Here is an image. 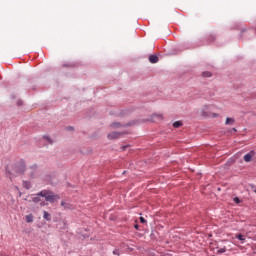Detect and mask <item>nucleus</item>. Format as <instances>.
Wrapping results in <instances>:
<instances>
[{"mask_svg": "<svg viewBox=\"0 0 256 256\" xmlns=\"http://www.w3.org/2000/svg\"><path fill=\"white\" fill-rule=\"evenodd\" d=\"M58 229H63V230L67 229V222H66L65 220H63L62 222H60V223L58 224Z\"/></svg>", "mask_w": 256, "mask_h": 256, "instance_id": "6e6552de", "label": "nucleus"}, {"mask_svg": "<svg viewBox=\"0 0 256 256\" xmlns=\"http://www.w3.org/2000/svg\"><path fill=\"white\" fill-rule=\"evenodd\" d=\"M43 219H45L46 221H51V214H49V212H47V211H44Z\"/></svg>", "mask_w": 256, "mask_h": 256, "instance_id": "1a4fd4ad", "label": "nucleus"}, {"mask_svg": "<svg viewBox=\"0 0 256 256\" xmlns=\"http://www.w3.org/2000/svg\"><path fill=\"white\" fill-rule=\"evenodd\" d=\"M214 117H217V114H213Z\"/></svg>", "mask_w": 256, "mask_h": 256, "instance_id": "473e14b6", "label": "nucleus"}, {"mask_svg": "<svg viewBox=\"0 0 256 256\" xmlns=\"http://www.w3.org/2000/svg\"><path fill=\"white\" fill-rule=\"evenodd\" d=\"M250 187H251L252 191H254V193H256V186L252 184V185H250Z\"/></svg>", "mask_w": 256, "mask_h": 256, "instance_id": "a878e982", "label": "nucleus"}, {"mask_svg": "<svg viewBox=\"0 0 256 256\" xmlns=\"http://www.w3.org/2000/svg\"><path fill=\"white\" fill-rule=\"evenodd\" d=\"M26 222L33 223V214L26 215Z\"/></svg>", "mask_w": 256, "mask_h": 256, "instance_id": "ddd939ff", "label": "nucleus"}, {"mask_svg": "<svg viewBox=\"0 0 256 256\" xmlns=\"http://www.w3.org/2000/svg\"><path fill=\"white\" fill-rule=\"evenodd\" d=\"M66 129H67V131H73V127H71V126L67 127Z\"/></svg>", "mask_w": 256, "mask_h": 256, "instance_id": "bb28decb", "label": "nucleus"}, {"mask_svg": "<svg viewBox=\"0 0 256 256\" xmlns=\"http://www.w3.org/2000/svg\"><path fill=\"white\" fill-rule=\"evenodd\" d=\"M44 141H47L50 145H53V140L49 136L43 137Z\"/></svg>", "mask_w": 256, "mask_h": 256, "instance_id": "dca6fc26", "label": "nucleus"}, {"mask_svg": "<svg viewBox=\"0 0 256 256\" xmlns=\"http://www.w3.org/2000/svg\"><path fill=\"white\" fill-rule=\"evenodd\" d=\"M225 125H235V119H233V118H226Z\"/></svg>", "mask_w": 256, "mask_h": 256, "instance_id": "9d476101", "label": "nucleus"}, {"mask_svg": "<svg viewBox=\"0 0 256 256\" xmlns=\"http://www.w3.org/2000/svg\"><path fill=\"white\" fill-rule=\"evenodd\" d=\"M18 105H22V102H21V101H18Z\"/></svg>", "mask_w": 256, "mask_h": 256, "instance_id": "c756f323", "label": "nucleus"}, {"mask_svg": "<svg viewBox=\"0 0 256 256\" xmlns=\"http://www.w3.org/2000/svg\"><path fill=\"white\" fill-rule=\"evenodd\" d=\"M233 131H237V129L234 128Z\"/></svg>", "mask_w": 256, "mask_h": 256, "instance_id": "72a5a7b5", "label": "nucleus"}, {"mask_svg": "<svg viewBox=\"0 0 256 256\" xmlns=\"http://www.w3.org/2000/svg\"><path fill=\"white\" fill-rule=\"evenodd\" d=\"M233 201L234 203H236V205H239V203H241V199H239V197H234Z\"/></svg>", "mask_w": 256, "mask_h": 256, "instance_id": "aec40b11", "label": "nucleus"}, {"mask_svg": "<svg viewBox=\"0 0 256 256\" xmlns=\"http://www.w3.org/2000/svg\"><path fill=\"white\" fill-rule=\"evenodd\" d=\"M236 239H238V241H245V236H243V234H237Z\"/></svg>", "mask_w": 256, "mask_h": 256, "instance_id": "a211bd4d", "label": "nucleus"}, {"mask_svg": "<svg viewBox=\"0 0 256 256\" xmlns=\"http://www.w3.org/2000/svg\"><path fill=\"white\" fill-rule=\"evenodd\" d=\"M6 177H9V179H13V173H11L8 168H6Z\"/></svg>", "mask_w": 256, "mask_h": 256, "instance_id": "f3484780", "label": "nucleus"}, {"mask_svg": "<svg viewBox=\"0 0 256 256\" xmlns=\"http://www.w3.org/2000/svg\"><path fill=\"white\" fill-rule=\"evenodd\" d=\"M26 169L27 166L25 165V161L20 160L15 163L13 171L16 173V175H23Z\"/></svg>", "mask_w": 256, "mask_h": 256, "instance_id": "f03ea898", "label": "nucleus"}, {"mask_svg": "<svg viewBox=\"0 0 256 256\" xmlns=\"http://www.w3.org/2000/svg\"><path fill=\"white\" fill-rule=\"evenodd\" d=\"M209 109H211V105H204L201 109L202 117H209Z\"/></svg>", "mask_w": 256, "mask_h": 256, "instance_id": "20e7f679", "label": "nucleus"}, {"mask_svg": "<svg viewBox=\"0 0 256 256\" xmlns=\"http://www.w3.org/2000/svg\"><path fill=\"white\" fill-rule=\"evenodd\" d=\"M212 41H215V36H211Z\"/></svg>", "mask_w": 256, "mask_h": 256, "instance_id": "c85d7f7f", "label": "nucleus"}, {"mask_svg": "<svg viewBox=\"0 0 256 256\" xmlns=\"http://www.w3.org/2000/svg\"><path fill=\"white\" fill-rule=\"evenodd\" d=\"M23 187H24V189H31V182L24 181L23 182Z\"/></svg>", "mask_w": 256, "mask_h": 256, "instance_id": "f8f14e48", "label": "nucleus"}, {"mask_svg": "<svg viewBox=\"0 0 256 256\" xmlns=\"http://www.w3.org/2000/svg\"><path fill=\"white\" fill-rule=\"evenodd\" d=\"M31 177H35V174H34V173H31Z\"/></svg>", "mask_w": 256, "mask_h": 256, "instance_id": "7c9ffc66", "label": "nucleus"}, {"mask_svg": "<svg viewBox=\"0 0 256 256\" xmlns=\"http://www.w3.org/2000/svg\"><path fill=\"white\" fill-rule=\"evenodd\" d=\"M155 117H157V119H163V116H161V114H153L152 119H155Z\"/></svg>", "mask_w": 256, "mask_h": 256, "instance_id": "6ab92c4d", "label": "nucleus"}, {"mask_svg": "<svg viewBox=\"0 0 256 256\" xmlns=\"http://www.w3.org/2000/svg\"><path fill=\"white\" fill-rule=\"evenodd\" d=\"M30 169H32V171H35V169H37L36 164H33L32 166H30Z\"/></svg>", "mask_w": 256, "mask_h": 256, "instance_id": "393cba45", "label": "nucleus"}, {"mask_svg": "<svg viewBox=\"0 0 256 256\" xmlns=\"http://www.w3.org/2000/svg\"><path fill=\"white\" fill-rule=\"evenodd\" d=\"M182 126H183V122H181V121H176L173 123V127L175 129H179V127H182Z\"/></svg>", "mask_w": 256, "mask_h": 256, "instance_id": "9b49d317", "label": "nucleus"}, {"mask_svg": "<svg viewBox=\"0 0 256 256\" xmlns=\"http://www.w3.org/2000/svg\"><path fill=\"white\" fill-rule=\"evenodd\" d=\"M140 223H147V220L143 217H140Z\"/></svg>", "mask_w": 256, "mask_h": 256, "instance_id": "b1692460", "label": "nucleus"}, {"mask_svg": "<svg viewBox=\"0 0 256 256\" xmlns=\"http://www.w3.org/2000/svg\"><path fill=\"white\" fill-rule=\"evenodd\" d=\"M254 239L256 240V234H255V236H254Z\"/></svg>", "mask_w": 256, "mask_h": 256, "instance_id": "f704fd0d", "label": "nucleus"}, {"mask_svg": "<svg viewBox=\"0 0 256 256\" xmlns=\"http://www.w3.org/2000/svg\"><path fill=\"white\" fill-rule=\"evenodd\" d=\"M135 229L139 230V225H134Z\"/></svg>", "mask_w": 256, "mask_h": 256, "instance_id": "cd10ccee", "label": "nucleus"}, {"mask_svg": "<svg viewBox=\"0 0 256 256\" xmlns=\"http://www.w3.org/2000/svg\"><path fill=\"white\" fill-rule=\"evenodd\" d=\"M41 197H44L45 201H48V203H55V201L59 199V195L53 193V191L42 190L37 194H33L31 196L32 203H39L41 207H45L47 203H45V201H42Z\"/></svg>", "mask_w": 256, "mask_h": 256, "instance_id": "f257e3e1", "label": "nucleus"}, {"mask_svg": "<svg viewBox=\"0 0 256 256\" xmlns=\"http://www.w3.org/2000/svg\"><path fill=\"white\" fill-rule=\"evenodd\" d=\"M227 251V247H223L217 250L218 255H223Z\"/></svg>", "mask_w": 256, "mask_h": 256, "instance_id": "4468645a", "label": "nucleus"}, {"mask_svg": "<svg viewBox=\"0 0 256 256\" xmlns=\"http://www.w3.org/2000/svg\"><path fill=\"white\" fill-rule=\"evenodd\" d=\"M253 157H255V150H251L249 153L244 155V161L246 163H251Z\"/></svg>", "mask_w": 256, "mask_h": 256, "instance_id": "7ed1b4c3", "label": "nucleus"}, {"mask_svg": "<svg viewBox=\"0 0 256 256\" xmlns=\"http://www.w3.org/2000/svg\"><path fill=\"white\" fill-rule=\"evenodd\" d=\"M149 62L150 63H158L159 62V57L157 55H150L149 56Z\"/></svg>", "mask_w": 256, "mask_h": 256, "instance_id": "0eeeda50", "label": "nucleus"}, {"mask_svg": "<svg viewBox=\"0 0 256 256\" xmlns=\"http://www.w3.org/2000/svg\"><path fill=\"white\" fill-rule=\"evenodd\" d=\"M113 255H117V256L121 255V253L119 252V249H115L113 251Z\"/></svg>", "mask_w": 256, "mask_h": 256, "instance_id": "5701e85b", "label": "nucleus"}, {"mask_svg": "<svg viewBox=\"0 0 256 256\" xmlns=\"http://www.w3.org/2000/svg\"><path fill=\"white\" fill-rule=\"evenodd\" d=\"M61 206L64 207V209H75V205L67 201H62Z\"/></svg>", "mask_w": 256, "mask_h": 256, "instance_id": "423d86ee", "label": "nucleus"}, {"mask_svg": "<svg viewBox=\"0 0 256 256\" xmlns=\"http://www.w3.org/2000/svg\"><path fill=\"white\" fill-rule=\"evenodd\" d=\"M111 127H113L114 129H119V127H121V123L119 122H114L110 125Z\"/></svg>", "mask_w": 256, "mask_h": 256, "instance_id": "2eb2a0df", "label": "nucleus"}, {"mask_svg": "<svg viewBox=\"0 0 256 256\" xmlns=\"http://www.w3.org/2000/svg\"><path fill=\"white\" fill-rule=\"evenodd\" d=\"M129 147H130L129 145H124V146L121 147V150L122 151H127V149H129Z\"/></svg>", "mask_w": 256, "mask_h": 256, "instance_id": "4be33fe9", "label": "nucleus"}, {"mask_svg": "<svg viewBox=\"0 0 256 256\" xmlns=\"http://www.w3.org/2000/svg\"><path fill=\"white\" fill-rule=\"evenodd\" d=\"M253 31H254V34L256 35V28Z\"/></svg>", "mask_w": 256, "mask_h": 256, "instance_id": "2f4dec72", "label": "nucleus"}, {"mask_svg": "<svg viewBox=\"0 0 256 256\" xmlns=\"http://www.w3.org/2000/svg\"><path fill=\"white\" fill-rule=\"evenodd\" d=\"M121 135H123V132L114 131L108 134V139H119Z\"/></svg>", "mask_w": 256, "mask_h": 256, "instance_id": "39448f33", "label": "nucleus"}, {"mask_svg": "<svg viewBox=\"0 0 256 256\" xmlns=\"http://www.w3.org/2000/svg\"><path fill=\"white\" fill-rule=\"evenodd\" d=\"M203 77H211V72L206 71L202 73Z\"/></svg>", "mask_w": 256, "mask_h": 256, "instance_id": "412c9836", "label": "nucleus"}]
</instances>
